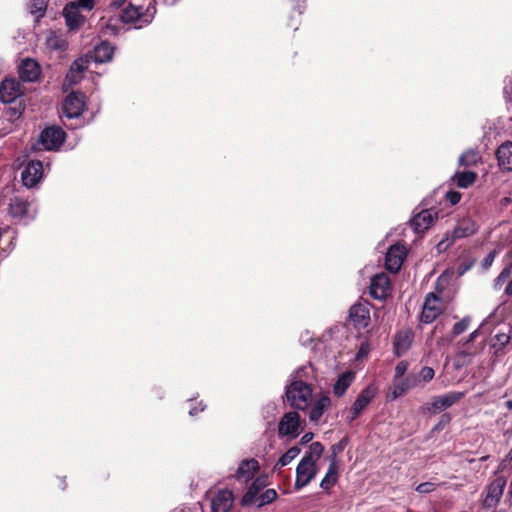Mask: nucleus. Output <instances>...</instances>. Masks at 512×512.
Returning a JSON list of instances; mask_svg holds the SVG:
<instances>
[{
    "instance_id": "1",
    "label": "nucleus",
    "mask_w": 512,
    "mask_h": 512,
    "mask_svg": "<svg viewBox=\"0 0 512 512\" xmlns=\"http://www.w3.org/2000/svg\"><path fill=\"white\" fill-rule=\"evenodd\" d=\"M324 452V446L320 442H313L309 450L299 461L296 467L294 489L299 491L309 485L317 476L319 467L317 462Z\"/></svg>"
},
{
    "instance_id": "2",
    "label": "nucleus",
    "mask_w": 512,
    "mask_h": 512,
    "mask_svg": "<svg viewBox=\"0 0 512 512\" xmlns=\"http://www.w3.org/2000/svg\"><path fill=\"white\" fill-rule=\"evenodd\" d=\"M285 395L289 405L297 410H305L309 407L313 397L311 384H303L301 381L289 382Z\"/></svg>"
},
{
    "instance_id": "3",
    "label": "nucleus",
    "mask_w": 512,
    "mask_h": 512,
    "mask_svg": "<svg viewBox=\"0 0 512 512\" xmlns=\"http://www.w3.org/2000/svg\"><path fill=\"white\" fill-rule=\"evenodd\" d=\"M154 13V7L144 9L143 6L130 2L123 10L121 19L124 23L134 24L135 28H141L152 21Z\"/></svg>"
},
{
    "instance_id": "4",
    "label": "nucleus",
    "mask_w": 512,
    "mask_h": 512,
    "mask_svg": "<svg viewBox=\"0 0 512 512\" xmlns=\"http://www.w3.org/2000/svg\"><path fill=\"white\" fill-rule=\"evenodd\" d=\"M300 432L301 421L299 414L295 411L285 413L278 424L279 436L295 439L299 436Z\"/></svg>"
},
{
    "instance_id": "5",
    "label": "nucleus",
    "mask_w": 512,
    "mask_h": 512,
    "mask_svg": "<svg viewBox=\"0 0 512 512\" xmlns=\"http://www.w3.org/2000/svg\"><path fill=\"white\" fill-rule=\"evenodd\" d=\"M377 394V387L373 384L365 387L358 397L356 398L353 406L350 409L348 419L349 421L355 420L360 413L369 405V403L375 398Z\"/></svg>"
},
{
    "instance_id": "6",
    "label": "nucleus",
    "mask_w": 512,
    "mask_h": 512,
    "mask_svg": "<svg viewBox=\"0 0 512 512\" xmlns=\"http://www.w3.org/2000/svg\"><path fill=\"white\" fill-rule=\"evenodd\" d=\"M85 108V96L81 92H71L63 103V113L67 118H78Z\"/></svg>"
},
{
    "instance_id": "7",
    "label": "nucleus",
    "mask_w": 512,
    "mask_h": 512,
    "mask_svg": "<svg viewBox=\"0 0 512 512\" xmlns=\"http://www.w3.org/2000/svg\"><path fill=\"white\" fill-rule=\"evenodd\" d=\"M65 140V132L56 126L48 127L44 129L41 134L39 141L46 150H54L59 148Z\"/></svg>"
},
{
    "instance_id": "8",
    "label": "nucleus",
    "mask_w": 512,
    "mask_h": 512,
    "mask_svg": "<svg viewBox=\"0 0 512 512\" xmlns=\"http://www.w3.org/2000/svg\"><path fill=\"white\" fill-rule=\"evenodd\" d=\"M406 255L407 250L404 245L400 243L392 245L386 253L385 266L387 270L392 273L398 272Z\"/></svg>"
},
{
    "instance_id": "9",
    "label": "nucleus",
    "mask_w": 512,
    "mask_h": 512,
    "mask_svg": "<svg viewBox=\"0 0 512 512\" xmlns=\"http://www.w3.org/2000/svg\"><path fill=\"white\" fill-rule=\"evenodd\" d=\"M260 470V464L255 458L242 460L234 474V478L240 483H248L254 479L256 473Z\"/></svg>"
},
{
    "instance_id": "10",
    "label": "nucleus",
    "mask_w": 512,
    "mask_h": 512,
    "mask_svg": "<svg viewBox=\"0 0 512 512\" xmlns=\"http://www.w3.org/2000/svg\"><path fill=\"white\" fill-rule=\"evenodd\" d=\"M506 486V479L499 476L494 479L487 487L486 497L484 499V507L491 508L498 505Z\"/></svg>"
},
{
    "instance_id": "11",
    "label": "nucleus",
    "mask_w": 512,
    "mask_h": 512,
    "mask_svg": "<svg viewBox=\"0 0 512 512\" xmlns=\"http://www.w3.org/2000/svg\"><path fill=\"white\" fill-rule=\"evenodd\" d=\"M441 300L434 293L427 294L421 313L423 323H432L441 313Z\"/></svg>"
},
{
    "instance_id": "12",
    "label": "nucleus",
    "mask_w": 512,
    "mask_h": 512,
    "mask_svg": "<svg viewBox=\"0 0 512 512\" xmlns=\"http://www.w3.org/2000/svg\"><path fill=\"white\" fill-rule=\"evenodd\" d=\"M389 292L390 281L385 273H378L371 278L370 295L374 299L383 300L389 295Z\"/></svg>"
},
{
    "instance_id": "13",
    "label": "nucleus",
    "mask_w": 512,
    "mask_h": 512,
    "mask_svg": "<svg viewBox=\"0 0 512 512\" xmlns=\"http://www.w3.org/2000/svg\"><path fill=\"white\" fill-rule=\"evenodd\" d=\"M464 392H449L441 396L434 397L430 403L428 410L431 413H437L444 409H447L457 403L464 397Z\"/></svg>"
},
{
    "instance_id": "14",
    "label": "nucleus",
    "mask_w": 512,
    "mask_h": 512,
    "mask_svg": "<svg viewBox=\"0 0 512 512\" xmlns=\"http://www.w3.org/2000/svg\"><path fill=\"white\" fill-rule=\"evenodd\" d=\"M19 77L24 82H35L41 75V68L38 62L31 58L21 60L18 67Z\"/></svg>"
},
{
    "instance_id": "15",
    "label": "nucleus",
    "mask_w": 512,
    "mask_h": 512,
    "mask_svg": "<svg viewBox=\"0 0 512 512\" xmlns=\"http://www.w3.org/2000/svg\"><path fill=\"white\" fill-rule=\"evenodd\" d=\"M22 95L21 84L16 79L7 78L0 84V100L3 103H12Z\"/></svg>"
},
{
    "instance_id": "16",
    "label": "nucleus",
    "mask_w": 512,
    "mask_h": 512,
    "mask_svg": "<svg viewBox=\"0 0 512 512\" xmlns=\"http://www.w3.org/2000/svg\"><path fill=\"white\" fill-rule=\"evenodd\" d=\"M88 68V59L80 57L76 59L68 70L63 87L67 89L69 86L79 83L83 78L84 71Z\"/></svg>"
},
{
    "instance_id": "17",
    "label": "nucleus",
    "mask_w": 512,
    "mask_h": 512,
    "mask_svg": "<svg viewBox=\"0 0 512 512\" xmlns=\"http://www.w3.org/2000/svg\"><path fill=\"white\" fill-rule=\"evenodd\" d=\"M234 503L233 492L228 489L219 490L211 498L212 512H230Z\"/></svg>"
},
{
    "instance_id": "18",
    "label": "nucleus",
    "mask_w": 512,
    "mask_h": 512,
    "mask_svg": "<svg viewBox=\"0 0 512 512\" xmlns=\"http://www.w3.org/2000/svg\"><path fill=\"white\" fill-rule=\"evenodd\" d=\"M265 486L266 480L264 477H257L256 479H254L240 500L241 506H254L255 502L257 501V498L259 497L261 491L265 488Z\"/></svg>"
},
{
    "instance_id": "19",
    "label": "nucleus",
    "mask_w": 512,
    "mask_h": 512,
    "mask_svg": "<svg viewBox=\"0 0 512 512\" xmlns=\"http://www.w3.org/2000/svg\"><path fill=\"white\" fill-rule=\"evenodd\" d=\"M43 165L40 161H31L22 171V181L26 187L35 186L42 178Z\"/></svg>"
},
{
    "instance_id": "20",
    "label": "nucleus",
    "mask_w": 512,
    "mask_h": 512,
    "mask_svg": "<svg viewBox=\"0 0 512 512\" xmlns=\"http://www.w3.org/2000/svg\"><path fill=\"white\" fill-rule=\"evenodd\" d=\"M349 318L356 328H366L370 322V311L366 304H354L350 308Z\"/></svg>"
},
{
    "instance_id": "21",
    "label": "nucleus",
    "mask_w": 512,
    "mask_h": 512,
    "mask_svg": "<svg viewBox=\"0 0 512 512\" xmlns=\"http://www.w3.org/2000/svg\"><path fill=\"white\" fill-rule=\"evenodd\" d=\"M484 348V345L481 346H473L467 343H464L461 348H459L456 353V366L463 367L470 364L474 357L479 354Z\"/></svg>"
},
{
    "instance_id": "22",
    "label": "nucleus",
    "mask_w": 512,
    "mask_h": 512,
    "mask_svg": "<svg viewBox=\"0 0 512 512\" xmlns=\"http://www.w3.org/2000/svg\"><path fill=\"white\" fill-rule=\"evenodd\" d=\"M339 479V463L336 456H332L329 462L327 472L320 482V487L324 491H329Z\"/></svg>"
},
{
    "instance_id": "23",
    "label": "nucleus",
    "mask_w": 512,
    "mask_h": 512,
    "mask_svg": "<svg viewBox=\"0 0 512 512\" xmlns=\"http://www.w3.org/2000/svg\"><path fill=\"white\" fill-rule=\"evenodd\" d=\"M476 231V226L473 222L467 220L462 221L459 223L453 230L451 240L448 241L447 244H445L446 240H442L438 244V248L441 249L443 245H445V248L448 247L455 239L465 238Z\"/></svg>"
},
{
    "instance_id": "24",
    "label": "nucleus",
    "mask_w": 512,
    "mask_h": 512,
    "mask_svg": "<svg viewBox=\"0 0 512 512\" xmlns=\"http://www.w3.org/2000/svg\"><path fill=\"white\" fill-rule=\"evenodd\" d=\"M496 157L501 170L512 171V142L501 144L496 151Z\"/></svg>"
},
{
    "instance_id": "25",
    "label": "nucleus",
    "mask_w": 512,
    "mask_h": 512,
    "mask_svg": "<svg viewBox=\"0 0 512 512\" xmlns=\"http://www.w3.org/2000/svg\"><path fill=\"white\" fill-rule=\"evenodd\" d=\"M64 17L66 24L70 29H76L84 22V17L80 14V9L74 3H67L64 7Z\"/></svg>"
},
{
    "instance_id": "26",
    "label": "nucleus",
    "mask_w": 512,
    "mask_h": 512,
    "mask_svg": "<svg viewBox=\"0 0 512 512\" xmlns=\"http://www.w3.org/2000/svg\"><path fill=\"white\" fill-rule=\"evenodd\" d=\"M434 214L431 210H422L411 220V226L416 233L426 231L434 221Z\"/></svg>"
},
{
    "instance_id": "27",
    "label": "nucleus",
    "mask_w": 512,
    "mask_h": 512,
    "mask_svg": "<svg viewBox=\"0 0 512 512\" xmlns=\"http://www.w3.org/2000/svg\"><path fill=\"white\" fill-rule=\"evenodd\" d=\"M505 282H507V285L504 289V295L508 298L512 296V262L495 278L493 288L500 290Z\"/></svg>"
},
{
    "instance_id": "28",
    "label": "nucleus",
    "mask_w": 512,
    "mask_h": 512,
    "mask_svg": "<svg viewBox=\"0 0 512 512\" xmlns=\"http://www.w3.org/2000/svg\"><path fill=\"white\" fill-rule=\"evenodd\" d=\"M30 207V204L25 199L15 197L10 200L9 211L14 218L24 219L32 217Z\"/></svg>"
},
{
    "instance_id": "29",
    "label": "nucleus",
    "mask_w": 512,
    "mask_h": 512,
    "mask_svg": "<svg viewBox=\"0 0 512 512\" xmlns=\"http://www.w3.org/2000/svg\"><path fill=\"white\" fill-rule=\"evenodd\" d=\"M412 333L408 330L400 331L396 334L394 349L398 356L404 354L411 346Z\"/></svg>"
},
{
    "instance_id": "30",
    "label": "nucleus",
    "mask_w": 512,
    "mask_h": 512,
    "mask_svg": "<svg viewBox=\"0 0 512 512\" xmlns=\"http://www.w3.org/2000/svg\"><path fill=\"white\" fill-rule=\"evenodd\" d=\"M330 404H331V401H330L329 397H327V396L320 397L316 401V403L314 404V406L312 407V409L310 411V414H309L310 421L317 423L323 416L324 412L328 409Z\"/></svg>"
},
{
    "instance_id": "31",
    "label": "nucleus",
    "mask_w": 512,
    "mask_h": 512,
    "mask_svg": "<svg viewBox=\"0 0 512 512\" xmlns=\"http://www.w3.org/2000/svg\"><path fill=\"white\" fill-rule=\"evenodd\" d=\"M354 380V373L351 371L342 373L334 384L333 392L336 396L341 397L345 394L349 386Z\"/></svg>"
},
{
    "instance_id": "32",
    "label": "nucleus",
    "mask_w": 512,
    "mask_h": 512,
    "mask_svg": "<svg viewBox=\"0 0 512 512\" xmlns=\"http://www.w3.org/2000/svg\"><path fill=\"white\" fill-rule=\"evenodd\" d=\"M114 48L108 42H101L94 49V60L97 63H105L112 59Z\"/></svg>"
},
{
    "instance_id": "33",
    "label": "nucleus",
    "mask_w": 512,
    "mask_h": 512,
    "mask_svg": "<svg viewBox=\"0 0 512 512\" xmlns=\"http://www.w3.org/2000/svg\"><path fill=\"white\" fill-rule=\"evenodd\" d=\"M311 365H304L295 370L290 376V382L301 381L303 384H310L308 381L313 378Z\"/></svg>"
},
{
    "instance_id": "34",
    "label": "nucleus",
    "mask_w": 512,
    "mask_h": 512,
    "mask_svg": "<svg viewBox=\"0 0 512 512\" xmlns=\"http://www.w3.org/2000/svg\"><path fill=\"white\" fill-rule=\"evenodd\" d=\"M481 161V156L476 149H469L463 152L458 160L460 166H475Z\"/></svg>"
},
{
    "instance_id": "35",
    "label": "nucleus",
    "mask_w": 512,
    "mask_h": 512,
    "mask_svg": "<svg viewBox=\"0 0 512 512\" xmlns=\"http://www.w3.org/2000/svg\"><path fill=\"white\" fill-rule=\"evenodd\" d=\"M476 173L472 171L456 172L452 180L456 182L460 188H467L471 186L476 180Z\"/></svg>"
},
{
    "instance_id": "36",
    "label": "nucleus",
    "mask_w": 512,
    "mask_h": 512,
    "mask_svg": "<svg viewBox=\"0 0 512 512\" xmlns=\"http://www.w3.org/2000/svg\"><path fill=\"white\" fill-rule=\"evenodd\" d=\"M301 450L297 446H293L288 449L278 460L274 469H281L282 467L290 464L299 454Z\"/></svg>"
},
{
    "instance_id": "37",
    "label": "nucleus",
    "mask_w": 512,
    "mask_h": 512,
    "mask_svg": "<svg viewBox=\"0 0 512 512\" xmlns=\"http://www.w3.org/2000/svg\"><path fill=\"white\" fill-rule=\"evenodd\" d=\"M46 46L50 50H64L66 47V42L57 33L50 32L46 37Z\"/></svg>"
},
{
    "instance_id": "38",
    "label": "nucleus",
    "mask_w": 512,
    "mask_h": 512,
    "mask_svg": "<svg viewBox=\"0 0 512 512\" xmlns=\"http://www.w3.org/2000/svg\"><path fill=\"white\" fill-rule=\"evenodd\" d=\"M277 496L278 494L275 489H266L264 491L262 490L254 506H256L257 508H261L265 505H268L274 502Z\"/></svg>"
},
{
    "instance_id": "39",
    "label": "nucleus",
    "mask_w": 512,
    "mask_h": 512,
    "mask_svg": "<svg viewBox=\"0 0 512 512\" xmlns=\"http://www.w3.org/2000/svg\"><path fill=\"white\" fill-rule=\"evenodd\" d=\"M47 3L45 0H29L28 10L29 12L39 19L45 15Z\"/></svg>"
},
{
    "instance_id": "40",
    "label": "nucleus",
    "mask_w": 512,
    "mask_h": 512,
    "mask_svg": "<svg viewBox=\"0 0 512 512\" xmlns=\"http://www.w3.org/2000/svg\"><path fill=\"white\" fill-rule=\"evenodd\" d=\"M512 329L508 328L507 332H498L493 338V348L496 351L502 350L511 340Z\"/></svg>"
},
{
    "instance_id": "41",
    "label": "nucleus",
    "mask_w": 512,
    "mask_h": 512,
    "mask_svg": "<svg viewBox=\"0 0 512 512\" xmlns=\"http://www.w3.org/2000/svg\"><path fill=\"white\" fill-rule=\"evenodd\" d=\"M470 322H471V318L469 316H466L463 319H461L459 322L455 323L452 328L453 336H458V335L462 334L463 332H465L468 329Z\"/></svg>"
},
{
    "instance_id": "42",
    "label": "nucleus",
    "mask_w": 512,
    "mask_h": 512,
    "mask_svg": "<svg viewBox=\"0 0 512 512\" xmlns=\"http://www.w3.org/2000/svg\"><path fill=\"white\" fill-rule=\"evenodd\" d=\"M409 389V385L406 382L397 384L391 392V399L395 400L398 397L404 395Z\"/></svg>"
},
{
    "instance_id": "43",
    "label": "nucleus",
    "mask_w": 512,
    "mask_h": 512,
    "mask_svg": "<svg viewBox=\"0 0 512 512\" xmlns=\"http://www.w3.org/2000/svg\"><path fill=\"white\" fill-rule=\"evenodd\" d=\"M503 93L506 99L512 100V74L505 79Z\"/></svg>"
},
{
    "instance_id": "44",
    "label": "nucleus",
    "mask_w": 512,
    "mask_h": 512,
    "mask_svg": "<svg viewBox=\"0 0 512 512\" xmlns=\"http://www.w3.org/2000/svg\"><path fill=\"white\" fill-rule=\"evenodd\" d=\"M436 488V485L432 482H424V483H420L417 487H416V491L421 493V494H427V493H430L432 491H434Z\"/></svg>"
},
{
    "instance_id": "45",
    "label": "nucleus",
    "mask_w": 512,
    "mask_h": 512,
    "mask_svg": "<svg viewBox=\"0 0 512 512\" xmlns=\"http://www.w3.org/2000/svg\"><path fill=\"white\" fill-rule=\"evenodd\" d=\"M434 374H435V372H434L433 368L428 367V366H425V367H423V368L421 369V371H420V373H419V377H420L423 381L428 382V381H430V380H432V379H433Z\"/></svg>"
},
{
    "instance_id": "46",
    "label": "nucleus",
    "mask_w": 512,
    "mask_h": 512,
    "mask_svg": "<svg viewBox=\"0 0 512 512\" xmlns=\"http://www.w3.org/2000/svg\"><path fill=\"white\" fill-rule=\"evenodd\" d=\"M71 3H74L77 5L78 9H85V10H91L94 7V0H77L72 1Z\"/></svg>"
},
{
    "instance_id": "47",
    "label": "nucleus",
    "mask_w": 512,
    "mask_h": 512,
    "mask_svg": "<svg viewBox=\"0 0 512 512\" xmlns=\"http://www.w3.org/2000/svg\"><path fill=\"white\" fill-rule=\"evenodd\" d=\"M496 254H497V251L493 250L490 253H488V255L483 259L482 266L484 269H488L492 265V263L496 257Z\"/></svg>"
},
{
    "instance_id": "48",
    "label": "nucleus",
    "mask_w": 512,
    "mask_h": 512,
    "mask_svg": "<svg viewBox=\"0 0 512 512\" xmlns=\"http://www.w3.org/2000/svg\"><path fill=\"white\" fill-rule=\"evenodd\" d=\"M447 199L450 201L452 205H456L460 201L461 195L459 192L449 191L447 193Z\"/></svg>"
},
{
    "instance_id": "49",
    "label": "nucleus",
    "mask_w": 512,
    "mask_h": 512,
    "mask_svg": "<svg viewBox=\"0 0 512 512\" xmlns=\"http://www.w3.org/2000/svg\"><path fill=\"white\" fill-rule=\"evenodd\" d=\"M470 267L471 265L469 264L460 265L457 271L458 276H462L463 274H465L470 269Z\"/></svg>"
},
{
    "instance_id": "50",
    "label": "nucleus",
    "mask_w": 512,
    "mask_h": 512,
    "mask_svg": "<svg viewBox=\"0 0 512 512\" xmlns=\"http://www.w3.org/2000/svg\"><path fill=\"white\" fill-rule=\"evenodd\" d=\"M313 437H314L313 433L308 432L302 436L300 442H301V444H307L308 442H310L313 439Z\"/></svg>"
},
{
    "instance_id": "51",
    "label": "nucleus",
    "mask_w": 512,
    "mask_h": 512,
    "mask_svg": "<svg viewBox=\"0 0 512 512\" xmlns=\"http://www.w3.org/2000/svg\"><path fill=\"white\" fill-rule=\"evenodd\" d=\"M203 410H204V406H203V405H200V407H199V408H198V407H193V408H191V409L189 410V414H190L191 416H194V415H196L199 411H203Z\"/></svg>"
},
{
    "instance_id": "52",
    "label": "nucleus",
    "mask_w": 512,
    "mask_h": 512,
    "mask_svg": "<svg viewBox=\"0 0 512 512\" xmlns=\"http://www.w3.org/2000/svg\"><path fill=\"white\" fill-rule=\"evenodd\" d=\"M477 335H478V330L473 331V332L469 335V337H468V339L466 340V342H465V343L469 344L470 342L474 341V340H475V338L477 337Z\"/></svg>"
},
{
    "instance_id": "53",
    "label": "nucleus",
    "mask_w": 512,
    "mask_h": 512,
    "mask_svg": "<svg viewBox=\"0 0 512 512\" xmlns=\"http://www.w3.org/2000/svg\"><path fill=\"white\" fill-rule=\"evenodd\" d=\"M125 1H126V0H119V1H118V0H116V1H113V2H112V5H113V6H115L116 8H118V7L122 6V5L124 4V2H125Z\"/></svg>"
},
{
    "instance_id": "54",
    "label": "nucleus",
    "mask_w": 512,
    "mask_h": 512,
    "mask_svg": "<svg viewBox=\"0 0 512 512\" xmlns=\"http://www.w3.org/2000/svg\"><path fill=\"white\" fill-rule=\"evenodd\" d=\"M404 370H405V367L400 364L396 367V371H397L398 375L402 374L404 372Z\"/></svg>"
},
{
    "instance_id": "55",
    "label": "nucleus",
    "mask_w": 512,
    "mask_h": 512,
    "mask_svg": "<svg viewBox=\"0 0 512 512\" xmlns=\"http://www.w3.org/2000/svg\"><path fill=\"white\" fill-rule=\"evenodd\" d=\"M164 2L168 5H174L178 2V0H164Z\"/></svg>"
},
{
    "instance_id": "56",
    "label": "nucleus",
    "mask_w": 512,
    "mask_h": 512,
    "mask_svg": "<svg viewBox=\"0 0 512 512\" xmlns=\"http://www.w3.org/2000/svg\"><path fill=\"white\" fill-rule=\"evenodd\" d=\"M332 450H333V455L335 454V456L337 457V451H340V450H341V448H340V447H339V448H337V446H335V445H334V446L332 447Z\"/></svg>"
},
{
    "instance_id": "57",
    "label": "nucleus",
    "mask_w": 512,
    "mask_h": 512,
    "mask_svg": "<svg viewBox=\"0 0 512 512\" xmlns=\"http://www.w3.org/2000/svg\"><path fill=\"white\" fill-rule=\"evenodd\" d=\"M506 407L509 409V410H512V400H508L506 402Z\"/></svg>"
},
{
    "instance_id": "58",
    "label": "nucleus",
    "mask_w": 512,
    "mask_h": 512,
    "mask_svg": "<svg viewBox=\"0 0 512 512\" xmlns=\"http://www.w3.org/2000/svg\"><path fill=\"white\" fill-rule=\"evenodd\" d=\"M267 410H271V412H273L275 410V406L274 405H268L266 407Z\"/></svg>"
},
{
    "instance_id": "59",
    "label": "nucleus",
    "mask_w": 512,
    "mask_h": 512,
    "mask_svg": "<svg viewBox=\"0 0 512 512\" xmlns=\"http://www.w3.org/2000/svg\"><path fill=\"white\" fill-rule=\"evenodd\" d=\"M449 419H450L449 416L446 414L442 416V421L448 422Z\"/></svg>"
},
{
    "instance_id": "60",
    "label": "nucleus",
    "mask_w": 512,
    "mask_h": 512,
    "mask_svg": "<svg viewBox=\"0 0 512 512\" xmlns=\"http://www.w3.org/2000/svg\"><path fill=\"white\" fill-rule=\"evenodd\" d=\"M507 459L512 460V448L510 449L509 453L507 454Z\"/></svg>"
},
{
    "instance_id": "61",
    "label": "nucleus",
    "mask_w": 512,
    "mask_h": 512,
    "mask_svg": "<svg viewBox=\"0 0 512 512\" xmlns=\"http://www.w3.org/2000/svg\"><path fill=\"white\" fill-rule=\"evenodd\" d=\"M487 459H488V456H483V457H481V459H480V460H481V461H485V460H487Z\"/></svg>"
}]
</instances>
